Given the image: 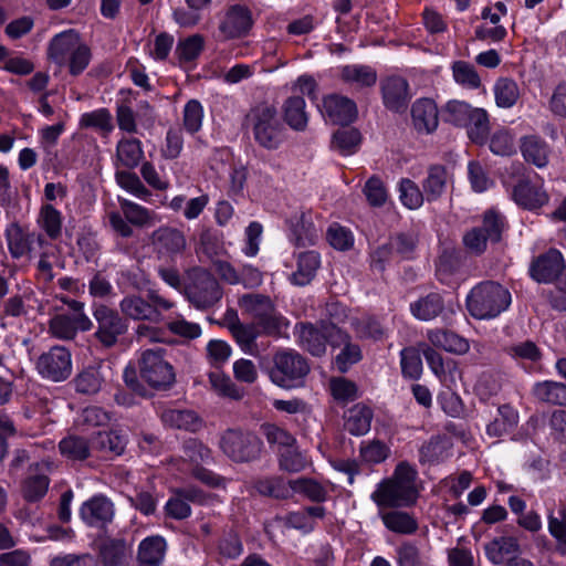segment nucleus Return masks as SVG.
<instances>
[{"label": "nucleus", "mask_w": 566, "mask_h": 566, "mask_svg": "<svg viewBox=\"0 0 566 566\" xmlns=\"http://www.w3.org/2000/svg\"><path fill=\"white\" fill-rule=\"evenodd\" d=\"M143 156L144 151L138 139L128 138L118 142L116 158L122 166L133 169L139 165Z\"/></svg>", "instance_id": "obj_48"}, {"label": "nucleus", "mask_w": 566, "mask_h": 566, "mask_svg": "<svg viewBox=\"0 0 566 566\" xmlns=\"http://www.w3.org/2000/svg\"><path fill=\"white\" fill-rule=\"evenodd\" d=\"M515 202L527 209L542 207L547 202V195L541 188L531 185L528 180H520L513 189Z\"/></svg>", "instance_id": "obj_35"}, {"label": "nucleus", "mask_w": 566, "mask_h": 566, "mask_svg": "<svg viewBox=\"0 0 566 566\" xmlns=\"http://www.w3.org/2000/svg\"><path fill=\"white\" fill-rule=\"evenodd\" d=\"M564 259L559 251L551 249L539 255L531 265V275L539 283H549L564 270Z\"/></svg>", "instance_id": "obj_22"}, {"label": "nucleus", "mask_w": 566, "mask_h": 566, "mask_svg": "<svg viewBox=\"0 0 566 566\" xmlns=\"http://www.w3.org/2000/svg\"><path fill=\"white\" fill-rule=\"evenodd\" d=\"M385 106L392 112L401 113L408 107L410 95L408 82L400 76L385 78L380 85Z\"/></svg>", "instance_id": "obj_21"}, {"label": "nucleus", "mask_w": 566, "mask_h": 566, "mask_svg": "<svg viewBox=\"0 0 566 566\" xmlns=\"http://www.w3.org/2000/svg\"><path fill=\"white\" fill-rule=\"evenodd\" d=\"M339 76L343 82L357 85L359 87H370L377 82L376 70L368 65H345L340 69Z\"/></svg>", "instance_id": "obj_40"}, {"label": "nucleus", "mask_w": 566, "mask_h": 566, "mask_svg": "<svg viewBox=\"0 0 566 566\" xmlns=\"http://www.w3.org/2000/svg\"><path fill=\"white\" fill-rule=\"evenodd\" d=\"M379 517L386 528L396 534L411 535L419 528L418 521L413 514L398 509L388 511L380 509Z\"/></svg>", "instance_id": "obj_26"}, {"label": "nucleus", "mask_w": 566, "mask_h": 566, "mask_svg": "<svg viewBox=\"0 0 566 566\" xmlns=\"http://www.w3.org/2000/svg\"><path fill=\"white\" fill-rule=\"evenodd\" d=\"M138 369L140 378L157 390L169 389L176 380L175 369L165 358L163 348L144 350L138 360Z\"/></svg>", "instance_id": "obj_7"}, {"label": "nucleus", "mask_w": 566, "mask_h": 566, "mask_svg": "<svg viewBox=\"0 0 566 566\" xmlns=\"http://www.w3.org/2000/svg\"><path fill=\"white\" fill-rule=\"evenodd\" d=\"M36 222L49 239L56 241L61 238L63 216L53 205L45 203L41 206Z\"/></svg>", "instance_id": "obj_32"}, {"label": "nucleus", "mask_w": 566, "mask_h": 566, "mask_svg": "<svg viewBox=\"0 0 566 566\" xmlns=\"http://www.w3.org/2000/svg\"><path fill=\"white\" fill-rule=\"evenodd\" d=\"M512 302L510 291L494 281L476 284L467 296V308L476 319H491L506 311Z\"/></svg>", "instance_id": "obj_3"}, {"label": "nucleus", "mask_w": 566, "mask_h": 566, "mask_svg": "<svg viewBox=\"0 0 566 566\" xmlns=\"http://www.w3.org/2000/svg\"><path fill=\"white\" fill-rule=\"evenodd\" d=\"M448 174L441 165H432L428 169V175L422 181V189L428 202L437 201L443 195L447 188Z\"/></svg>", "instance_id": "obj_36"}, {"label": "nucleus", "mask_w": 566, "mask_h": 566, "mask_svg": "<svg viewBox=\"0 0 566 566\" xmlns=\"http://www.w3.org/2000/svg\"><path fill=\"white\" fill-rule=\"evenodd\" d=\"M533 395L542 402L566 406V385L557 381H542L535 384Z\"/></svg>", "instance_id": "obj_44"}, {"label": "nucleus", "mask_w": 566, "mask_h": 566, "mask_svg": "<svg viewBox=\"0 0 566 566\" xmlns=\"http://www.w3.org/2000/svg\"><path fill=\"white\" fill-rule=\"evenodd\" d=\"M165 541L161 537L144 539L138 549L139 566H159L165 554Z\"/></svg>", "instance_id": "obj_45"}, {"label": "nucleus", "mask_w": 566, "mask_h": 566, "mask_svg": "<svg viewBox=\"0 0 566 566\" xmlns=\"http://www.w3.org/2000/svg\"><path fill=\"white\" fill-rule=\"evenodd\" d=\"M151 242L156 250L164 254L181 253L187 247L184 233L170 227H161L154 231Z\"/></svg>", "instance_id": "obj_25"}, {"label": "nucleus", "mask_w": 566, "mask_h": 566, "mask_svg": "<svg viewBox=\"0 0 566 566\" xmlns=\"http://www.w3.org/2000/svg\"><path fill=\"white\" fill-rule=\"evenodd\" d=\"M323 112L333 124L339 125H348L357 117L356 103L339 94H331L324 97Z\"/></svg>", "instance_id": "obj_19"}, {"label": "nucleus", "mask_w": 566, "mask_h": 566, "mask_svg": "<svg viewBox=\"0 0 566 566\" xmlns=\"http://www.w3.org/2000/svg\"><path fill=\"white\" fill-rule=\"evenodd\" d=\"M417 471L406 462L397 465L394 474L382 480L371 494L379 509L410 507L419 496L416 488Z\"/></svg>", "instance_id": "obj_1"}, {"label": "nucleus", "mask_w": 566, "mask_h": 566, "mask_svg": "<svg viewBox=\"0 0 566 566\" xmlns=\"http://www.w3.org/2000/svg\"><path fill=\"white\" fill-rule=\"evenodd\" d=\"M484 551L489 560L499 565L520 553V543L514 536H496L484 545Z\"/></svg>", "instance_id": "obj_29"}, {"label": "nucleus", "mask_w": 566, "mask_h": 566, "mask_svg": "<svg viewBox=\"0 0 566 566\" xmlns=\"http://www.w3.org/2000/svg\"><path fill=\"white\" fill-rule=\"evenodd\" d=\"M80 514L87 525L103 527L114 517V504L105 495H95L82 504Z\"/></svg>", "instance_id": "obj_20"}, {"label": "nucleus", "mask_w": 566, "mask_h": 566, "mask_svg": "<svg viewBox=\"0 0 566 566\" xmlns=\"http://www.w3.org/2000/svg\"><path fill=\"white\" fill-rule=\"evenodd\" d=\"M254 140L265 149H276L283 142L284 127L273 105L262 103L254 106L247 116Z\"/></svg>", "instance_id": "obj_4"}, {"label": "nucleus", "mask_w": 566, "mask_h": 566, "mask_svg": "<svg viewBox=\"0 0 566 566\" xmlns=\"http://www.w3.org/2000/svg\"><path fill=\"white\" fill-rule=\"evenodd\" d=\"M209 382L211 388L224 398L232 400H241L244 397V389L238 387L230 377L214 371L209 374Z\"/></svg>", "instance_id": "obj_51"}, {"label": "nucleus", "mask_w": 566, "mask_h": 566, "mask_svg": "<svg viewBox=\"0 0 566 566\" xmlns=\"http://www.w3.org/2000/svg\"><path fill=\"white\" fill-rule=\"evenodd\" d=\"M444 310V302L439 293H430L410 304L412 315L420 321H431Z\"/></svg>", "instance_id": "obj_37"}, {"label": "nucleus", "mask_w": 566, "mask_h": 566, "mask_svg": "<svg viewBox=\"0 0 566 566\" xmlns=\"http://www.w3.org/2000/svg\"><path fill=\"white\" fill-rule=\"evenodd\" d=\"M352 326L359 338L380 340L385 336L384 327L373 317L356 318Z\"/></svg>", "instance_id": "obj_60"}, {"label": "nucleus", "mask_w": 566, "mask_h": 566, "mask_svg": "<svg viewBox=\"0 0 566 566\" xmlns=\"http://www.w3.org/2000/svg\"><path fill=\"white\" fill-rule=\"evenodd\" d=\"M321 260L315 251H306L298 254L297 268L291 276L290 281L296 286H305L312 282L319 268Z\"/></svg>", "instance_id": "obj_27"}, {"label": "nucleus", "mask_w": 566, "mask_h": 566, "mask_svg": "<svg viewBox=\"0 0 566 566\" xmlns=\"http://www.w3.org/2000/svg\"><path fill=\"white\" fill-rule=\"evenodd\" d=\"M119 207L127 221L136 227H151L157 223V214L147 208L124 198H118Z\"/></svg>", "instance_id": "obj_38"}, {"label": "nucleus", "mask_w": 566, "mask_h": 566, "mask_svg": "<svg viewBox=\"0 0 566 566\" xmlns=\"http://www.w3.org/2000/svg\"><path fill=\"white\" fill-rule=\"evenodd\" d=\"M399 198L408 209H418L422 206L426 196L415 181L403 178L399 182Z\"/></svg>", "instance_id": "obj_55"}, {"label": "nucleus", "mask_w": 566, "mask_h": 566, "mask_svg": "<svg viewBox=\"0 0 566 566\" xmlns=\"http://www.w3.org/2000/svg\"><path fill=\"white\" fill-rule=\"evenodd\" d=\"M54 469V462L41 460L30 467V473L22 483V496L28 502L40 501L48 492L50 479L48 473Z\"/></svg>", "instance_id": "obj_14"}, {"label": "nucleus", "mask_w": 566, "mask_h": 566, "mask_svg": "<svg viewBox=\"0 0 566 566\" xmlns=\"http://www.w3.org/2000/svg\"><path fill=\"white\" fill-rule=\"evenodd\" d=\"M253 20L251 11L241 4H234L228 8L223 20L220 22L219 30L224 39H237L247 35L252 28Z\"/></svg>", "instance_id": "obj_17"}, {"label": "nucleus", "mask_w": 566, "mask_h": 566, "mask_svg": "<svg viewBox=\"0 0 566 566\" xmlns=\"http://www.w3.org/2000/svg\"><path fill=\"white\" fill-rule=\"evenodd\" d=\"M119 308L122 314L128 318L153 323L154 311L150 310L147 297L144 298L137 294H129L120 301Z\"/></svg>", "instance_id": "obj_43"}, {"label": "nucleus", "mask_w": 566, "mask_h": 566, "mask_svg": "<svg viewBox=\"0 0 566 566\" xmlns=\"http://www.w3.org/2000/svg\"><path fill=\"white\" fill-rule=\"evenodd\" d=\"M93 326L92 321L86 314H78L72 317L67 313H60L50 318L48 324L49 334L60 340H72L77 332L90 331Z\"/></svg>", "instance_id": "obj_15"}, {"label": "nucleus", "mask_w": 566, "mask_h": 566, "mask_svg": "<svg viewBox=\"0 0 566 566\" xmlns=\"http://www.w3.org/2000/svg\"><path fill=\"white\" fill-rule=\"evenodd\" d=\"M308 373L310 366L305 357L293 349H283L273 356V366L269 375L275 385L292 388Z\"/></svg>", "instance_id": "obj_8"}, {"label": "nucleus", "mask_w": 566, "mask_h": 566, "mask_svg": "<svg viewBox=\"0 0 566 566\" xmlns=\"http://www.w3.org/2000/svg\"><path fill=\"white\" fill-rule=\"evenodd\" d=\"M93 316L97 323L96 339L105 347H113L118 337L127 332L125 319L113 308L99 304L94 307Z\"/></svg>", "instance_id": "obj_11"}, {"label": "nucleus", "mask_w": 566, "mask_h": 566, "mask_svg": "<svg viewBox=\"0 0 566 566\" xmlns=\"http://www.w3.org/2000/svg\"><path fill=\"white\" fill-rule=\"evenodd\" d=\"M371 419V409L365 405L357 403L347 411L345 428L354 436H361L369 431Z\"/></svg>", "instance_id": "obj_42"}, {"label": "nucleus", "mask_w": 566, "mask_h": 566, "mask_svg": "<svg viewBox=\"0 0 566 566\" xmlns=\"http://www.w3.org/2000/svg\"><path fill=\"white\" fill-rule=\"evenodd\" d=\"M185 286L187 300L197 308L212 307L222 297V290L216 277L203 268H192L187 272Z\"/></svg>", "instance_id": "obj_5"}, {"label": "nucleus", "mask_w": 566, "mask_h": 566, "mask_svg": "<svg viewBox=\"0 0 566 566\" xmlns=\"http://www.w3.org/2000/svg\"><path fill=\"white\" fill-rule=\"evenodd\" d=\"M48 55L57 65H67L69 72L73 76L83 73L92 59L91 49L74 30L56 34L50 41Z\"/></svg>", "instance_id": "obj_2"}, {"label": "nucleus", "mask_w": 566, "mask_h": 566, "mask_svg": "<svg viewBox=\"0 0 566 566\" xmlns=\"http://www.w3.org/2000/svg\"><path fill=\"white\" fill-rule=\"evenodd\" d=\"M82 128H94L104 135L114 129L112 114L107 108H99L90 113H84L80 118Z\"/></svg>", "instance_id": "obj_52"}, {"label": "nucleus", "mask_w": 566, "mask_h": 566, "mask_svg": "<svg viewBox=\"0 0 566 566\" xmlns=\"http://www.w3.org/2000/svg\"><path fill=\"white\" fill-rule=\"evenodd\" d=\"M296 334L298 345L311 355L321 357L325 355L327 345L331 346L333 334L332 329H339L333 324H324L319 321L316 323H298L296 324Z\"/></svg>", "instance_id": "obj_12"}, {"label": "nucleus", "mask_w": 566, "mask_h": 566, "mask_svg": "<svg viewBox=\"0 0 566 566\" xmlns=\"http://www.w3.org/2000/svg\"><path fill=\"white\" fill-rule=\"evenodd\" d=\"M6 239L8 250L13 259H21L29 255L34 242H38L40 245L44 243L42 234L29 232L17 222L11 223L7 228Z\"/></svg>", "instance_id": "obj_18"}, {"label": "nucleus", "mask_w": 566, "mask_h": 566, "mask_svg": "<svg viewBox=\"0 0 566 566\" xmlns=\"http://www.w3.org/2000/svg\"><path fill=\"white\" fill-rule=\"evenodd\" d=\"M252 486L260 495L285 500L292 496L291 481L287 483L280 476L255 479Z\"/></svg>", "instance_id": "obj_41"}, {"label": "nucleus", "mask_w": 566, "mask_h": 566, "mask_svg": "<svg viewBox=\"0 0 566 566\" xmlns=\"http://www.w3.org/2000/svg\"><path fill=\"white\" fill-rule=\"evenodd\" d=\"M292 494L297 492L307 496L314 502H324L327 497L326 489L317 481L312 479H295L291 480Z\"/></svg>", "instance_id": "obj_56"}, {"label": "nucleus", "mask_w": 566, "mask_h": 566, "mask_svg": "<svg viewBox=\"0 0 566 566\" xmlns=\"http://www.w3.org/2000/svg\"><path fill=\"white\" fill-rule=\"evenodd\" d=\"M453 77L457 83L469 88H478L481 80L473 65L464 61H457L452 65Z\"/></svg>", "instance_id": "obj_63"}, {"label": "nucleus", "mask_w": 566, "mask_h": 566, "mask_svg": "<svg viewBox=\"0 0 566 566\" xmlns=\"http://www.w3.org/2000/svg\"><path fill=\"white\" fill-rule=\"evenodd\" d=\"M469 138L475 144H484L490 133L489 116L488 113L482 108H474L471 114L468 125Z\"/></svg>", "instance_id": "obj_49"}, {"label": "nucleus", "mask_w": 566, "mask_h": 566, "mask_svg": "<svg viewBox=\"0 0 566 566\" xmlns=\"http://www.w3.org/2000/svg\"><path fill=\"white\" fill-rule=\"evenodd\" d=\"M36 369L43 378L63 381L72 373L71 353L64 346H53L38 358Z\"/></svg>", "instance_id": "obj_13"}, {"label": "nucleus", "mask_w": 566, "mask_h": 566, "mask_svg": "<svg viewBox=\"0 0 566 566\" xmlns=\"http://www.w3.org/2000/svg\"><path fill=\"white\" fill-rule=\"evenodd\" d=\"M363 192L366 196V199L371 207L384 206L388 198V193H387L385 184L377 176H371L366 181Z\"/></svg>", "instance_id": "obj_64"}, {"label": "nucleus", "mask_w": 566, "mask_h": 566, "mask_svg": "<svg viewBox=\"0 0 566 566\" xmlns=\"http://www.w3.org/2000/svg\"><path fill=\"white\" fill-rule=\"evenodd\" d=\"M286 124L295 130H304L307 125L305 101L301 96L289 97L283 105Z\"/></svg>", "instance_id": "obj_46"}, {"label": "nucleus", "mask_w": 566, "mask_h": 566, "mask_svg": "<svg viewBox=\"0 0 566 566\" xmlns=\"http://www.w3.org/2000/svg\"><path fill=\"white\" fill-rule=\"evenodd\" d=\"M518 416L509 405L496 409V415L486 424V434L491 438H501L517 424Z\"/></svg>", "instance_id": "obj_33"}, {"label": "nucleus", "mask_w": 566, "mask_h": 566, "mask_svg": "<svg viewBox=\"0 0 566 566\" xmlns=\"http://www.w3.org/2000/svg\"><path fill=\"white\" fill-rule=\"evenodd\" d=\"M130 555L129 545L122 538H108L99 548V556L105 566L124 564Z\"/></svg>", "instance_id": "obj_39"}, {"label": "nucleus", "mask_w": 566, "mask_h": 566, "mask_svg": "<svg viewBox=\"0 0 566 566\" xmlns=\"http://www.w3.org/2000/svg\"><path fill=\"white\" fill-rule=\"evenodd\" d=\"M333 334L329 335L331 347L333 349L340 348L339 353L335 356L334 364L339 373H346L349 368L361 360L363 354L360 346L352 342V336L344 331L332 329Z\"/></svg>", "instance_id": "obj_16"}, {"label": "nucleus", "mask_w": 566, "mask_h": 566, "mask_svg": "<svg viewBox=\"0 0 566 566\" xmlns=\"http://www.w3.org/2000/svg\"><path fill=\"white\" fill-rule=\"evenodd\" d=\"M360 143V133L353 128H343L334 133L332 147L342 154H352Z\"/></svg>", "instance_id": "obj_57"}, {"label": "nucleus", "mask_w": 566, "mask_h": 566, "mask_svg": "<svg viewBox=\"0 0 566 566\" xmlns=\"http://www.w3.org/2000/svg\"><path fill=\"white\" fill-rule=\"evenodd\" d=\"M548 532L556 539V551L566 555V506L558 511V516L548 514Z\"/></svg>", "instance_id": "obj_53"}, {"label": "nucleus", "mask_w": 566, "mask_h": 566, "mask_svg": "<svg viewBox=\"0 0 566 566\" xmlns=\"http://www.w3.org/2000/svg\"><path fill=\"white\" fill-rule=\"evenodd\" d=\"M238 304L240 308L258 321L265 334L276 335L287 326V321L276 312L271 298L259 293L243 294Z\"/></svg>", "instance_id": "obj_6"}, {"label": "nucleus", "mask_w": 566, "mask_h": 566, "mask_svg": "<svg viewBox=\"0 0 566 566\" xmlns=\"http://www.w3.org/2000/svg\"><path fill=\"white\" fill-rule=\"evenodd\" d=\"M222 452L235 462H248L256 459L261 452L262 442L248 431L228 429L220 439Z\"/></svg>", "instance_id": "obj_10"}, {"label": "nucleus", "mask_w": 566, "mask_h": 566, "mask_svg": "<svg viewBox=\"0 0 566 566\" xmlns=\"http://www.w3.org/2000/svg\"><path fill=\"white\" fill-rule=\"evenodd\" d=\"M494 95L497 106L504 108L511 107L518 99V86L513 80L500 78L495 83Z\"/></svg>", "instance_id": "obj_54"}, {"label": "nucleus", "mask_w": 566, "mask_h": 566, "mask_svg": "<svg viewBox=\"0 0 566 566\" xmlns=\"http://www.w3.org/2000/svg\"><path fill=\"white\" fill-rule=\"evenodd\" d=\"M420 350L421 348L407 347L400 353L402 373L411 379L419 378L422 373Z\"/></svg>", "instance_id": "obj_61"}, {"label": "nucleus", "mask_w": 566, "mask_h": 566, "mask_svg": "<svg viewBox=\"0 0 566 566\" xmlns=\"http://www.w3.org/2000/svg\"><path fill=\"white\" fill-rule=\"evenodd\" d=\"M411 117L413 127L419 133L430 134L437 129L439 124L437 105L430 98L415 102L411 107Z\"/></svg>", "instance_id": "obj_23"}, {"label": "nucleus", "mask_w": 566, "mask_h": 566, "mask_svg": "<svg viewBox=\"0 0 566 566\" xmlns=\"http://www.w3.org/2000/svg\"><path fill=\"white\" fill-rule=\"evenodd\" d=\"M473 111L474 108L464 102L451 101L446 105L444 118L455 126L464 127Z\"/></svg>", "instance_id": "obj_62"}, {"label": "nucleus", "mask_w": 566, "mask_h": 566, "mask_svg": "<svg viewBox=\"0 0 566 566\" xmlns=\"http://www.w3.org/2000/svg\"><path fill=\"white\" fill-rule=\"evenodd\" d=\"M161 420L171 428L189 431H196L201 427L199 417L191 410L167 409L161 412Z\"/></svg>", "instance_id": "obj_47"}, {"label": "nucleus", "mask_w": 566, "mask_h": 566, "mask_svg": "<svg viewBox=\"0 0 566 566\" xmlns=\"http://www.w3.org/2000/svg\"><path fill=\"white\" fill-rule=\"evenodd\" d=\"M504 218L491 209L488 210L480 227L472 228L463 235L464 247L473 254L480 255L486 250L488 242H499L504 230Z\"/></svg>", "instance_id": "obj_9"}, {"label": "nucleus", "mask_w": 566, "mask_h": 566, "mask_svg": "<svg viewBox=\"0 0 566 566\" xmlns=\"http://www.w3.org/2000/svg\"><path fill=\"white\" fill-rule=\"evenodd\" d=\"M427 337L433 346L450 353L464 354L470 347L465 338L447 329H430Z\"/></svg>", "instance_id": "obj_34"}, {"label": "nucleus", "mask_w": 566, "mask_h": 566, "mask_svg": "<svg viewBox=\"0 0 566 566\" xmlns=\"http://www.w3.org/2000/svg\"><path fill=\"white\" fill-rule=\"evenodd\" d=\"M63 457L73 461H83L90 457V446L85 438L69 436L59 443Z\"/></svg>", "instance_id": "obj_50"}, {"label": "nucleus", "mask_w": 566, "mask_h": 566, "mask_svg": "<svg viewBox=\"0 0 566 566\" xmlns=\"http://www.w3.org/2000/svg\"><path fill=\"white\" fill-rule=\"evenodd\" d=\"M182 458L192 467L209 463L212 460L211 450L196 439L185 441Z\"/></svg>", "instance_id": "obj_58"}, {"label": "nucleus", "mask_w": 566, "mask_h": 566, "mask_svg": "<svg viewBox=\"0 0 566 566\" xmlns=\"http://www.w3.org/2000/svg\"><path fill=\"white\" fill-rule=\"evenodd\" d=\"M226 319L228 322V328L231 332L232 336L235 338L237 343L240 345L242 350L250 355H255L258 352V347L255 344V339L258 337V331L252 324H242L237 313L233 311H229L226 314Z\"/></svg>", "instance_id": "obj_24"}, {"label": "nucleus", "mask_w": 566, "mask_h": 566, "mask_svg": "<svg viewBox=\"0 0 566 566\" xmlns=\"http://www.w3.org/2000/svg\"><path fill=\"white\" fill-rule=\"evenodd\" d=\"M205 40L200 34H193L180 41L176 48V55L180 63L196 60L203 49Z\"/></svg>", "instance_id": "obj_59"}, {"label": "nucleus", "mask_w": 566, "mask_h": 566, "mask_svg": "<svg viewBox=\"0 0 566 566\" xmlns=\"http://www.w3.org/2000/svg\"><path fill=\"white\" fill-rule=\"evenodd\" d=\"M126 436L118 430L97 432L93 438L92 448L105 455L118 457L126 448Z\"/></svg>", "instance_id": "obj_31"}, {"label": "nucleus", "mask_w": 566, "mask_h": 566, "mask_svg": "<svg viewBox=\"0 0 566 566\" xmlns=\"http://www.w3.org/2000/svg\"><path fill=\"white\" fill-rule=\"evenodd\" d=\"M105 377L101 364L84 368L73 379L75 390L78 394L88 396L97 394L102 389Z\"/></svg>", "instance_id": "obj_30"}, {"label": "nucleus", "mask_w": 566, "mask_h": 566, "mask_svg": "<svg viewBox=\"0 0 566 566\" xmlns=\"http://www.w3.org/2000/svg\"><path fill=\"white\" fill-rule=\"evenodd\" d=\"M520 149L527 163H531L538 168H543L547 165L549 147L541 137L530 135L521 138Z\"/></svg>", "instance_id": "obj_28"}]
</instances>
